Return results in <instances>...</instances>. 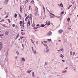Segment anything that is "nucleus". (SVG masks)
<instances>
[{"mask_svg":"<svg viewBox=\"0 0 78 78\" xmlns=\"http://www.w3.org/2000/svg\"><path fill=\"white\" fill-rule=\"evenodd\" d=\"M28 2L29 0H26Z\"/></svg>","mask_w":78,"mask_h":78,"instance_id":"56","label":"nucleus"},{"mask_svg":"<svg viewBox=\"0 0 78 78\" xmlns=\"http://www.w3.org/2000/svg\"><path fill=\"white\" fill-rule=\"evenodd\" d=\"M72 6V5H69V9H69V8L71 7Z\"/></svg>","mask_w":78,"mask_h":78,"instance_id":"37","label":"nucleus"},{"mask_svg":"<svg viewBox=\"0 0 78 78\" xmlns=\"http://www.w3.org/2000/svg\"><path fill=\"white\" fill-rule=\"evenodd\" d=\"M48 22H46V24H45V25H47L48 26Z\"/></svg>","mask_w":78,"mask_h":78,"instance_id":"19","label":"nucleus"},{"mask_svg":"<svg viewBox=\"0 0 78 78\" xmlns=\"http://www.w3.org/2000/svg\"><path fill=\"white\" fill-rule=\"evenodd\" d=\"M61 50L62 51H64V50L63 49H61Z\"/></svg>","mask_w":78,"mask_h":78,"instance_id":"39","label":"nucleus"},{"mask_svg":"<svg viewBox=\"0 0 78 78\" xmlns=\"http://www.w3.org/2000/svg\"><path fill=\"white\" fill-rule=\"evenodd\" d=\"M12 27H15V24H12Z\"/></svg>","mask_w":78,"mask_h":78,"instance_id":"31","label":"nucleus"},{"mask_svg":"<svg viewBox=\"0 0 78 78\" xmlns=\"http://www.w3.org/2000/svg\"><path fill=\"white\" fill-rule=\"evenodd\" d=\"M70 20V18H69L67 20L68 21H69Z\"/></svg>","mask_w":78,"mask_h":78,"instance_id":"24","label":"nucleus"},{"mask_svg":"<svg viewBox=\"0 0 78 78\" xmlns=\"http://www.w3.org/2000/svg\"><path fill=\"white\" fill-rule=\"evenodd\" d=\"M50 14H51V15H50V17L52 18H54L55 17L54 15L51 13H50Z\"/></svg>","mask_w":78,"mask_h":78,"instance_id":"2","label":"nucleus"},{"mask_svg":"<svg viewBox=\"0 0 78 78\" xmlns=\"http://www.w3.org/2000/svg\"><path fill=\"white\" fill-rule=\"evenodd\" d=\"M27 3V2H25V4H26Z\"/></svg>","mask_w":78,"mask_h":78,"instance_id":"61","label":"nucleus"},{"mask_svg":"<svg viewBox=\"0 0 78 78\" xmlns=\"http://www.w3.org/2000/svg\"><path fill=\"white\" fill-rule=\"evenodd\" d=\"M23 47H24V46H23V44H22Z\"/></svg>","mask_w":78,"mask_h":78,"instance_id":"58","label":"nucleus"},{"mask_svg":"<svg viewBox=\"0 0 78 78\" xmlns=\"http://www.w3.org/2000/svg\"><path fill=\"white\" fill-rule=\"evenodd\" d=\"M9 1V0H5V2L8 3Z\"/></svg>","mask_w":78,"mask_h":78,"instance_id":"28","label":"nucleus"},{"mask_svg":"<svg viewBox=\"0 0 78 78\" xmlns=\"http://www.w3.org/2000/svg\"><path fill=\"white\" fill-rule=\"evenodd\" d=\"M58 51H60V50H58Z\"/></svg>","mask_w":78,"mask_h":78,"instance_id":"63","label":"nucleus"},{"mask_svg":"<svg viewBox=\"0 0 78 78\" xmlns=\"http://www.w3.org/2000/svg\"><path fill=\"white\" fill-rule=\"evenodd\" d=\"M31 7V5H30V6L29 7V10H30V9Z\"/></svg>","mask_w":78,"mask_h":78,"instance_id":"30","label":"nucleus"},{"mask_svg":"<svg viewBox=\"0 0 78 78\" xmlns=\"http://www.w3.org/2000/svg\"><path fill=\"white\" fill-rule=\"evenodd\" d=\"M21 61L22 62H24L25 61V59H24V58H22Z\"/></svg>","mask_w":78,"mask_h":78,"instance_id":"6","label":"nucleus"},{"mask_svg":"<svg viewBox=\"0 0 78 78\" xmlns=\"http://www.w3.org/2000/svg\"><path fill=\"white\" fill-rule=\"evenodd\" d=\"M33 52L34 53V54H36V51H34Z\"/></svg>","mask_w":78,"mask_h":78,"instance_id":"32","label":"nucleus"},{"mask_svg":"<svg viewBox=\"0 0 78 78\" xmlns=\"http://www.w3.org/2000/svg\"><path fill=\"white\" fill-rule=\"evenodd\" d=\"M36 43H37V44H38V41H37V42H36Z\"/></svg>","mask_w":78,"mask_h":78,"instance_id":"51","label":"nucleus"},{"mask_svg":"<svg viewBox=\"0 0 78 78\" xmlns=\"http://www.w3.org/2000/svg\"><path fill=\"white\" fill-rule=\"evenodd\" d=\"M49 51V49H48L46 50V52H48V51Z\"/></svg>","mask_w":78,"mask_h":78,"instance_id":"21","label":"nucleus"},{"mask_svg":"<svg viewBox=\"0 0 78 78\" xmlns=\"http://www.w3.org/2000/svg\"><path fill=\"white\" fill-rule=\"evenodd\" d=\"M61 41V40H59V41H59V42H60Z\"/></svg>","mask_w":78,"mask_h":78,"instance_id":"57","label":"nucleus"},{"mask_svg":"<svg viewBox=\"0 0 78 78\" xmlns=\"http://www.w3.org/2000/svg\"><path fill=\"white\" fill-rule=\"evenodd\" d=\"M26 24V23H24V24Z\"/></svg>","mask_w":78,"mask_h":78,"instance_id":"64","label":"nucleus"},{"mask_svg":"<svg viewBox=\"0 0 78 78\" xmlns=\"http://www.w3.org/2000/svg\"><path fill=\"white\" fill-rule=\"evenodd\" d=\"M24 21H23V24H24Z\"/></svg>","mask_w":78,"mask_h":78,"instance_id":"55","label":"nucleus"},{"mask_svg":"<svg viewBox=\"0 0 78 78\" xmlns=\"http://www.w3.org/2000/svg\"><path fill=\"white\" fill-rule=\"evenodd\" d=\"M63 31L62 30H60L59 31H58V32H59V33H61Z\"/></svg>","mask_w":78,"mask_h":78,"instance_id":"9","label":"nucleus"},{"mask_svg":"<svg viewBox=\"0 0 78 78\" xmlns=\"http://www.w3.org/2000/svg\"><path fill=\"white\" fill-rule=\"evenodd\" d=\"M31 41H32V43L34 44V41H33V40L32 39H31Z\"/></svg>","mask_w":78,"mask_h":78,"instance_id":"23","label":"nucleus"},{"mask_svg":"<svg viewBox=\"0 0 78 78\" xmlns=\"http://www.w3.org/2000/svg\"><path fill=\"white\" fill-rule=\"evenodd\" d=\"M19 16H20V19H21L22 18L21 17V15H20V14H19Z\"/></svg>","mask_w":78,"mask_h":78,"instance_id":"25","label":"nucleus"},{"mask_svg":"<svg viewBox=\"0 0 78 78\" xmlns=\"http://www.w3.org/2000/svg\"><path fill=\"white\" fill-rule=\"evenodd\" d=\"M35 9L36 11V12H38V8H37V7L35 6Z\"/></svg>","mask_w":78,"mask_h":78,"instance_id":"3","label":"nucleus"},{"mask_svg":"<svg viewBox=\"0 0 78 78\" xmlns=\"http://www.w3.org/2000/svg\"><path fill=\"white\" fill-rule=\"evenodd\" d=\"M47 40L48 41L50 42L51 41V39H48Z\"/></svg>","mask_w":78,"mask_h":78,"instance_id":"17","label":"nucleus"},{"mask_svg":"<svg viewBox=\"0 0 78 78\" xmlns=\"http://www.w3.org/2000/svg\"><path fill=\"white\" fill-rule=\"evenodd\" d=\"M34 3V0H32L31 2V3L32 4H33Z\"/></svg>","mask_w":78,"mask_h":78,"instance_id":"20","label":"nucleus"},{"mask_svg":"<svg viewBox=\"0 0 78 78\" xmlns=\"http://www.w3.org/2000/svg\"><path fill=\"white\" fill-rule=\"evenodd\" d=\"M23 30H21V31H23Z\"/></svg>","mask_w":78,"mask_h":78,"instance_id":"59","label":"nucleus"},{"mask_svg":"<svg viewBox=\"0 0 78 78\" xmlns=\"http://www.w3.org/2000/svg\"><path fill=\"white\" fill-rule=\"evenodd\" d=\"M60 6H61L62 7H63V4L62 3H60Z\"/></svg>","mask_w":78,"mask_h":78,"instance_id":"11","label":"nucleus"},{"mask_svg":"<svg viewBox=\"0 0 78 78\" xmlns=\"http://www.w3.org/2000/svg\"><path fill=\"white\" fill-rule=\"evenodd\" d=\"M70 54H71V55H72L73 54V52H72V51H71V52H70Z\"/></svg>","mask_w":78,"mask_h":78,"instance_id":"36","label":"nucleus"},{"mask_svg":"<svg viewBox=\"0 0 78 78\" xmlns=\"http://www.w3.org/2000/svg\"><path fill=\"white\" fill-rule=\"evenodd\" d=\"M32 74H33V76H34V72H33Z\"/></svg>","mask_w":78,"mask_h":78,"instance_id":"27","label":"nucleus"},{"mask_svg":"<svg viewBox=\"0 0 78 78\" xmlns=\"http://www.w3.org/2000/svg\"><path fill=\"white\" fill-rule=\"evenodd\" d=\"M17 16V14H15V15H14V17L15 18H16V17Z\"/></svg>","mask_w":78,"mask_h":78,"instance_id":"14","label":"nucleus"},{"mask_svg":"<svg viewBox=\"0 0 78 78\" xmlns=\"http://www.w3.org/2000/svg\"><path fill=\"white\" fill-rule=\"evenodd\" d=\"M23 10L22 9V7H21L20 8V11L21 12H22Z\"/></svg>","mask_w":78,"mask_h":78,"instance_id":"22","label":"nucleus"},{"mask_svg":"<svg viewBox=\"0 0 78 78\" xmlns=\"http://www.w3.org/2000/svg\"><path fill=\"white\" fill-rule=\"evenodd\" d=\"M27 16V14H25V17H26Z\"/></svg>","mask_w":78,"mask_h":78,"instance_id":"46","label":"nucleus"},{"mask_svg":"<svg viewBox=\"0 0 78 78\" xmlns=\"http://www.w3.org/2000/svg\"><path fill=\"white\" fill-rule=\"evenodd\" d=\"M41 27H45V25H43V24H41Z\"/></svg>","mask_w":78,"mask_h":78,"instance_id":"16","label":"nucleus"},{"mask_svg":"<svg viewBox=\"0 0 78 78\" xmlns=\"http://www.w3.org/2000/svg\"><path fill=\"white\" fill-rule=\"evenodd\" d=\"M23 37H20V38H21V39H22V38H23Z\"/></svg>","mask_w":78,"mask_h":78,"instance_id":"42","label":"nucleus"},{"mask_svg":"<svg viewBox=\"0 0 78 78\" xmlns=\"http://www.w3.org/2000/svg\"><path fill=\"white\" fill-rule=\"evenodd\" d=\"M62 62H65V60H62Z\"/></svg>","mask_w":78,"mask_h":78,"instance_id":"52","label":"nucleus"},{"mask_svg":"<svg viewBox=\"0 0 78 78\" xmlns=\"http://www.w3.org/2000/svg\"><path fill=\"white\" fill-rule=\"evenodd\" d=\"M77 16L78 17V15H77Z\"/></svg>","mask_w":78,"mask_h":78,"instance_id":"62","label":"nucleus"},{"mask_svg":"<svg viewBox=\"0 0 78 78\" xmlns=\"http://www.w3.org/2000/svg\"><path fill=\"white\" fill-rule=\"evenodd\" d=\"M60 57H61L62 58H63L64 57V55H60Z\"/></svg>","mask_w":78,"mask_h":78,"instance_id":"13","label":"nucleus"},{"mask_svg":"<svg viewBox=\"0 0 78 78\" xmlns=\"http://www.w3.org/2000/svg\"><path fill=\"white\" fill-rule=\"evenodd\" d=\"M36 26H37V27H38V26H39V24H37V25H36Z\"/></svg>","mask_w":78,"mask_h":78,"instance_id":"44","label":"nucleus"},{"mask_svg":"<svg viewBox=\"0 0 78 78\" xmlns=\"http://www.w3.org/2000/svg\"><path fill=\"white\" fill-rule=\"evenodd\" d=\"M51 34H52L51 32V31H50L49 32L48 34V36H49V35H51Z\"/></svg>","mask_w":78,"mask_h":78,"instance_id":"4","label":"nucleus"},{"mask_svg":"<svg viewBox=\"0 0 78 78\" xmlns=\"http://www.w3.org/2000/svg\"><path fill=\"white\" fill-rule=\"evenodd\" d=\"M44 46H45L46 47H47V44H45Z\"/></svg>","mask_w":78,"mask_h":78,"instance_id":"47","label":"nucleus"},{"mask_svg":"<svg viewBox=\"0 0 78 78\" xmlns=\"http://www.w3.org/2000/svg\"><path fill=\"white\" fill-rule=\"evenodd\" d=\"M67 72V71L66 70L64 71H63L62 72V73H65L66 72Z\"/></svg>","mask_w":78,"mask_h":78,"instance_id":"15","label":"nucleus"},{"mask_svg":"<svg viewBox=\"0 0 78 78\" xmlns=\"http://www.w3.org/2000/svg\"><path fill=\"white\" fill-rule=\"evenodd\" d=\"M37 28H38L37 27H34V29H37Z\"/></svg>","mask_w":78,"mask_h":78,"instance_id":"40","label":"nucleus"},{"mask_svg":"<svg viewBox=\"0 0 78 78\" xmlns=\"http://www.w3.org/2000/svg\"><path fill=\"white\" fill-rule=\"evenodd\" d=\"M3 34H0V37L1 36H3Z\"/></svg>","mask_w":78,"mask_h":78,"instance_id":"41","label":"nucleus"},{"mask_svg":"<svg viewBox=\"0 0 78 78\" xmlns=\"http://www.w3.org/2000/svg\"><path fill=\"white\" fill-rule=\"evenodd\" d=\"M9 17V15H7L5 17V18H7Z\"/></svg>","mask_w":78,"mask_h":78,"instance_id":"26","label":"nucleus"},{"mask_svg":"<svg viewBox=\"0 0 78 78\" xmlns=\"http://www.w3.org/2000/svg\"><path fill=\"white\" fill-rule=\"evenodd\" d=\"M31 72V71L30 70V71H28V72H27V73H30V72Z\"/></svg>","mask_w":78,"mask_h":78,"instance_id":"38","label":"nucleus"},{"mask_svg":"<svg viewBox=\"0 0 78 78\" xmlns=\"http://www.w3.org/2000/svg\"><path fill=\"white\" fill-rule=\"evenodd\" d=\"M64 12H61V13L62 14H64Z\"/></svg>","mask_w":78,"mask_h":78,"instance_id":"35","label":"nucleus"},{"mask_svg":"<svg viewBox=\"0 0 78 78\" xmlns=\"http://www.w3.org/2000/svg\"><path fill=\"white\" fill-rule=\"evenodd\" d=\"M29 16H27V17L25 19V21H27V19H28L29 18Z\"/></svg>","mask_w":78,"mask_h":78,"instance_id":"7","label":"nucleus"},{"mask_svg":"<svg viewBox=\"0 0 78 78\" xmlns=\"http://www.w3.org/2000/svg\"><path fill=\"white\" fill-rule=\"evenodd\" d=\"M28 23L29 25V26H30V21L29 20L28 21Z\"/></svg>","mask_w":78,"mask_h":78,"instance_id":"12","label":"nucleus"},{"mask_svg":"<svg viewBox=\"0 0 78 78\" xmlns=\"http://www.w3.org/2000/svg\"><path fill=\"white\" fill-rule=\"evenodd\" d=\"M75 52H73V55H75Z\"/></svg>","mask_w":78,"mask_h":78,"instance_id":"50","label":"nucleus"},{"mask_svg":"<svg viewBox=\"0 0 78 78\" xmlns=\"http://www.w3.org/2000/svg\"><path fill=\"white\" fill-rule=\"evenodd\" d=\"M46 65H47V63H46Z\"/></svg>","mask_w":78,"mask_h":78,"instance_id":"60","label":"nucleus"},{"mask_svg":"<svg viewBox=\"0 0 78 78\" xmlns=\"http://www.w3.org/2000/svg\"><path fill=\"white\" fill-rule=\"evenodd\" d=\"M44 42H45V43H46L47 42V41H44Z\"/></svg>","mask_w":78,"mask_h":78,"instance_id":"49","label":"nucleus"},{"mask_svg":"<svg viewBox=\"0 0 78 78\" xmlns=\"http://www.w3.org/2000/svg\"><path fill=\"white\" fill-rule=\"evenodd\" d=\"M51 24V22L50 21H49L48 22V26H49Z\"/></svg>","mask_w":78,"mask_h":78,"instance_id":"18","label":"nucleus"},{"mask_svg":"<svg viewBox=\"0 0 78 78\" xmlns=\"http://www.w3.org/2000/svg\"><path fill=\"white\" fill-rule=\"evenodd\" d=\"M32 50H34V49H33V47H32Z\"/></svg>","mask_w":78,"mask_h":78,"instance_id":"53","label":"nucleus"},{"mask_svg":"<svg viewBox=\"0 0 78 78\" xmlns=\"http://www.w3.org/2000/svg\"><path fill=\"white\" fill-rule=\"evenodd\" d=\"M22 23V21H20V26H21V24Z\"/></svg>","mask_w":78,"mask_h":78,"instance_id":"10","label":"nucleus"},{"mask_svg":"<svg viewBox=\"0 0 78 78\" xmlns=\"http://www.w3.org/2000/svg\"><path fill=\"white\" fill-rule=\"evenodd\" d=\"M4 20H1V21H2V22H3V21H4Z\"/></svg>","mask_w":78,"mask_h":78,"instance_id":"48","label":"nucleus"},{"mask_svg":"<svg viewBox=\"0 0 78 78\" xmlns=\"http://www.w3.org/2000/svg\"><path fill=\"white\" fill-rule=\"evenodd\" d=\"M16 53L17 54L19 55V52H16Z\"/></svg>","mask_w":78,"mask_h":78,"instance_id":"45","label":"nucleus"},{"mask_svg":"<svg viewBox=\"0 0 78 78\" xmlns=\"http://www.w3.org/2000/svg\"><path fill=\"white\" fill-rule=\"evenodd\" d=\"M5 35H8L9 34V32L8 31H6L5 32Z\"/></svg>","mask_w":78,"mask_h":78,"instance_id":"5","label":"nucleus"},{"mask_svg":"<svg viewBox=\"0 0 78 78\" xmlns=\"http://www.w3.org/2000/svg\"><path fill=\"white\" fill-rule=\"evenodd\" d=\"M67 68H68V67H66V68H65V69H67Z\"/></svg>","mask_w":78,"mask_h":78,"instance_id":"54","label":"nucleus"},{"mask_svg":"<svg viewBox=\"0 0 78 78\" xmlns=\"http://www.w3.org/2000/svg\"><path fill=\"white\" fill-rule=\"evenodd\" d=\"M21 34H22V35H23V32H22L21 33Z\"/></svg>","mask_w":78,"mask_h":78,"instance_id":"43","label":"nucleus"},{"mask_svg":"<svg viewBox=\"0 0 78 78\" xmlns=\"http://www.w3.org/2000/svg\"><path fill=\"white\" fill-rule=\"evenodd\" d=\"M8 21H9V23H11V21L10 20H9V19H8Z\"/></svg>","mask_w":78,"mask_h":78,"instance_id":"34","label":"nucleus"},{"mask_svg":"<svg viewBox=\"0 0 78 78\" xmlns=\"http://www.w3.org/2000/svg\"><path fill=\"white\" fill-rule=\"evenodd\" d=\"M3 48V44L2 42H0V50L2 49Z\"/></svg>","mask_w":78,"mask_h":78,"instance_id":"1","label":"nucleus"},{"mask_svg":"<svg viewBox=\"0 0 78 78\" xmlns=\"http://www.w3.org/2000/svg\"><path fill=\"white\" fill-rule=\"evenodd\" d=\"M24 23H23V25H22V27H24Z\"/></svg>","mask_w":78,"mask_h":78,"instance_id":"29","label":"nucleus"},{"mask_svg":"<svg viewBox=\"0 0 78 78\" xmlns=\"http://www.w3.org/2000/svg\"><path fill=\"white\" fill-rule=\"evenodd\" d=\"M19 34H18L17 35V36H16V38H17L18 37H19Z\"/></svg>","mask_w":78,"mask_h":78,"instance_id":"33","label":"nucleus"},{"mask_svg":"<svg viewBox=\"0 0 78 78\" xmlns=\"http://www.w3.org/2000/svg\"><path fill=\"white\" fill-rule=\"evenodd\" d=\"M32 17H33V16H32V15H30V19H31L32 18Z\"/></svg>","mask_w":78,"mask_h":78,"instance_id":"8","label":"nucleus"}]
</instances>
